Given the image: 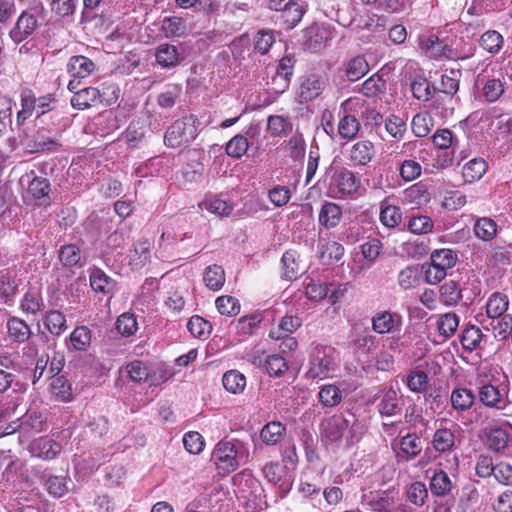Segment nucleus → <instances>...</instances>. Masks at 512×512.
Instances as JSON below:
<instances>
[{"instance_id":"1","label":"nucleus","mask_w":512,"mask_h":512,"mask_svg":"<svg viewBox=\"0 0 512 512\" xmlns=\"http://www.w3.org/2000/svg\"><path fill=\"white\" fill-rule=\"evenodd\" d=\"M323 184L326 195L333 199L353 198L360 189V179L345 167L330 165L325 170Z\"/></svg>"},{"instance_id":"2","label":"nucleus","mask_w":512,"mask_h":512,"mask_svg":"<svg viewBox=\"0 0 512 512\" xmlns=\"http://www.w3.org/2000/svg\"><path fill=\"white\" fill-rule=\"evenodd\" d=\"M248 457L244 443L235 440L219 441L211 454V462L219 475L226 476L238 469L241 460Z\"/></svg>"},{"instance_id":"3","label":"nucleus","mask_w":512,"mask_h":512,"mask_svg":"<svg viewBox=\"0 0 512 512\" xmlns=\"http://www.w3.org/2000/svg\"><path fill=\"white\" fill-rule=\"evenodd\" d=\"M45 8L41 2L34 3L21 12L9 31L12 41L19 44L32 37L43 20Z\"/></svg>"},{"instance_id":"4","label":"nucleus","mask_w":512,"mask_h":512,"mask_svg":"<svg viewBox=\"0 0 512 512\" xmlns=\"http://www.w3.org/2000/svg\"><path fill=\"white\" fill-rule=\"evenodd\" d=\"M457 261V252L452 249L434 250L430 255V263L423 266L426 282L432 285L440 283L447 276L448 270L456 265Z\"/></svg>"},{"instance_id":"5","label":"nucleus","mask_w":512,"mask_h":512,"mask_svg":"<svg viewBox=\"0 0 512 512\" xmlns=\"http://www.w3.org/2000/svg\"><path fill=\"white\" fill-rule=\"evenodd\" d=\"M199 121L194 115H188L172 123L164 136V143L171 148L188 145L198 135Z\"/></svg>"},{"instance_id":"6","label":"nucleus","mask_w":512,"mask_h":512,"mask_svg":"<svg viewBox=\"0 0 512 512\" xmlns=\"http://www.w3.org/2000/svg\"><path fill=\"white\" fill-rule=\"evenodd\" d=\"M337 368L335 351L331 347H316L310 358L308 376L312 379H324L332 375Z\"/></svg>"},{"instance_id":"7","label":"nucleus","mask_w":512,"mask_h":512,"mask_svg":"<svg viewBox=\"0 0 512 512\" xmlns=\"http://www.w3.org/2000/svg\"><path fill=\"white\" fill-rule=\"evenodd\" d=\"M354 415L334 414L330 417L322 419L320 423L321 435L329 441L338 442L344 438L346 434L352 432L354 427Z\"/></svg>"},{"instance_id":"8","label":"nucleus","mask_w":512,"mask_h":512,"mask_svg":"<svg viewBox=\"0 0 512 512\" xmlns=\"http://www.w3.org/2000/svg\"><path fill=\"white\" fill-rule=\"evenodd\" d=\"M421 51L429 58L440 59L442 57L453 58L454 51L435 34H424L418 38Z\"/></svg>"},{"instance_id":"9","label":"nucleus","mask_w":512,"mask_h":512,"mask_svg":"<svg viewBox=\"0 0 512 512\" xmlns=\"http://www.w3.org/2000/svg\"><path fill=\"white\" fill-rule=\"evenodd\" d=\"M326 88V80L317 74H311L301 79L297 92L300 103H307L318 98Z\"/></svg>"},{"instance_id":"10","label":"nucleus","mask_w":512,"mask_h":512,"mask_svg":"<svg viewBox=\"0 0 512 512\" xmlns=\"http://www.w3.org/2000/svg\"><path fill=\"white\" fill-rule=\"evenodd\" d=\"M27 152L44 153V152H56L61 148V143L56 137L47 135V131L44 128H40L37 132L26 142Z\"/></svg>"},{"instance_id":"11","label":"nucleus","mask_w":512,"mask_h":512,"mask_svg":"<svg viewBox=\"0 0 512 512\" xmlns=\"http://www.w3.org/2000/svg\"><path fill=\"white\" fill-rule=\"evenodd\" d=\"M29 451L33 457L42 460H53L62 451V445L49 437H40L29 445Z\"/></svg>"},{"instance_id":"12","label":"nucleus","mask_w":512,"mask_h":512,"mask_svg":"<svg viewBox=\"0 0 512 512\" xmlns=\"http://www.w3.org/2000/svg\"><path fill=\"white\" fill-rule=\"evenodd\" d=\"M402 326V317L390 311L378 312L372 318V328L378 334H387L399 331Z\"/></svg>"},{"instance_id":"13","label":"nucleus","mask_w":512,"mask_h":512,"mask_svg":"<svg viewBox=\"0 0 512 512\" xmlns=\"http://www.w3.org/2000/svg\"><path fill=\"white\" fill-rule=\"evenodd\" d=\"M455 483L442 469L435 470L429 478V489L434 497L445 498L453 495Z\"/></svg>"},{"instance_id":"14","label":"nucleus","mask_w":512,"mask_h":512,"mask_svg":"<svg viewBox=\"0 0 512 512\" xmlns=\"http://www.w3.org/2000/svg\"><path fill=\"white\" fill-rule=\"evenodd\" d=\"M399 452L396 456L398 461H411L415 459L422 451V442L416 433H407L398 443Z\"/></svg>"},{"instance_id":"15","label":"nucleus","mask_w":512,"mask_h":512,"mask_svg":"<svg viewBox=\"0 0 512 512\" xmlns=\"http://www.w3.org/2000/svg\"><path fill=\"white\" fill-rule=\"evenodd\" d=\"M264 478L278 488L281 498L285 497L292 487V483L282 478V468L277 462H268L263 469Z\"/></svg>"},{"instance_id":"16","label":"nucleus","mask_w":512,"mask_h":512,"mask_svg":"<svg viewBox=\"0 0 512 512\" xmlns=\"http://www.w3.org/2000/svg\"><path fill=\"white\" fill-rule=\"evenodd\" d=\"M460 341L465 350L472 352L476 349H484L488 337L482 333L479 327L468 325L462 331Z\"/></svg>"},{"instance_id":"17","label":"nucleus","mask_w":512,"mask_h":512,"mask_svg":"<svg viewBox=\"0 0 512 512\" xmlns=\"http://www.w3.org/2000/svg\"><path fill=\"white\" fill-rule=\"evenodd\" d=\"M511 437L507 429L492 427L486 433V444L495 453L505 454Z\"/></svg>"},{"instance_id":"18","label":"nucleus","mask_w":512,"mask_h":512,"mask_svg":"<svg viewBox=\"0 0 512 512\" xmlns=\"http://www.w3.org/2000/svg\"><path fill=\"white\" fill-rule=\"evenodd\" d=\"M374 155L373 143L368 140H361L352 145L349 159L355 166H364L373 159Z\"/></svg>"},{"instance_id":"19","label":"nucleus","mask_w":512,"mask_h":512,"mask_svg":"<svg viewBox=\"0 0 512 512\" xmlns=\"http://www.w3.org/2000/svg\"><path fill=\"white\" fill-rule=\"evenodd\" d=\"M306 7L305 2L293 0L281 14L277 15V20L284 24L285 29H292L301 21Z\"/></svg>"},{"instance_id":"20","label":"nucleus","mask_w":512,"mask_h":512,"mask_svg":"<svg viewBox=\"0 0 512 512\" xmlns=\"http://www.w3.org/2000/svg\"><path fill=\"white\" fill-rule=\"evenodd\" d=\"M98 102H101V95L95 87H85L77 90L71 98L73 108L84 110Z\"/></svg>"},{"instance_id":"21","label":"nucleus","mask_w":512,"mask_h":512,"mask_svg":"<svg viewBox=\"0 0 512 512\" xmlns=\"http://www.w3.org/2000/svg\"><path fill=\"white\" fill-rule=\"evenodd\" d=\"M475 394L464 387L455 388L450 395L452 409L458 414L468 411L475 403Z\"/></svg>"},{"instance_id":"22","label":"nucleus","mask_w":512,"mask_h":512,"mask_svg":"<svg viewBox=\"0 0 512 512\" xmlns=\"http://www.w3.org/2000/svg\"><path fill=\"white\" fill-rule=\"evenodd\" d=\"M477 82L482 85V96L490 103L497 101L505 91L504 81L500 78H486L479 75Z\"/></svg>"},{"instance_id":"23","label":"nucleus","mask_w":512,"mask_h":512,"mask_svg":"<svg viewBox=\"0 0 512 512\" xmlns=\"http://www.w3.org/2000/svg\"><path fill=\"white\" fill-rule=\"evenodd\" d=\"M67 70L73 78H86L95 70L94 62L88 57L76 55L70 58Z\"/></svg>"},{"instance_id":"24","label":"nucleus","mask_w":512,"mask_h":512,"mask_svg":"<svg viewBox=\"0 0 512 512\" xmlns=\"http://www.w3.org/2000/svg\"><path fill=\"white\" fill-rule=\"evenodd\" d=\"M44 327L54 337H59L67 329L66 316L59 310H49L43 318Z\"/></svg>"},{"instance_id":"25","label":"nucleus","mask_w":512,"mask_h":512,"mask_svg":"<svg viewBox=\"0 0 512 512\" xmlns=\"http://www.w3.org/2000/svg\"><path fill=\"white\" fill-rule=\"evenodd\" d=\"M402 400L393 389L383 391L378 404L379 413L383 416H394L401 411Z\"/></svg>"},{"instance_id":"26","label":"nucleus","mask_w":512,"mask_h":512,"mask_svg":"<svg viewBox=\"0 0 512 512\" xmlns=\"http://www.w3.org/2000/svg\"><path fill=\"white\" fill-rule=\"evenodd\" d=\"M155 57L157 63L163 68H174L180 63L178 48L168 43L157 47Z\"/></svg>"},{"instance_id":"27","label":"nucleus","mask_w":512,"mask_h":512,"mask_svg":"<svg viewBox=\"0 0 512 512\" xmlns=\"http://www.w3.org/2000/svg\"><path fill=\"white\" fill-rule=\"evenodd\" d=\"M7 331L10 340L15 343L26 342L32 334L30 326L18 317H10L8 319Z\"/></svg>"},{"instance_id":"28","label":"nucleus","mask_w":512,"mask_h":512,"mask_svg":"<svg viewBox=\"0 0 512 512\" xmlns=\"http://www.w3.org/2000/svg\"><path fill=\"white\" fill-rule=\"evenodd\" d=\"M342 219L341 207L332 202H326L322 205L319 212V223L325 228L336 227Z\"/></svg>"},{"instance_id":"29","label":"nucleus","mask_w":512,"mask_h":512,"mask_svg":"<svg viewBox=\"0 0 512 512\" xmlns=\"http://www.w3.org/2000/svg\"><path fill=\"white\" fill-rule=\"evenodd\" d=\"M455 434L451 429L439 428L432 439V447L440 453L450 452L455 446Z\"/></svg>"},{"instance_id":"30","label":"nucleus","mask_w":512,"mask_h":512,"mask_svg":"<svg viewBox=\"0 0 512 512\" xmlns=\"http://www.w3.org/2000/svg\"><path fill=\"white\" fill-rule=\"evenodd\" d=\"M281 262L283 277L289 281L297 279L301 274L299 254L295 250H288L283 254Z\"/></svg>"},{"instance_id":"31","label":"nucleus","mask_w":512,"mask_h":512,"mask_svg":"<svg viewBox=\"0 0 512 512\" xmlns=\"http://www.w3.org/2000/svg\"><path fill=\"white\" fill-rule=\"evenodd\" d=\"M369 71V65L364 57L356 56L349 60L343 68L344 76L350 82L362 78Z\"/></svg>"},{"instance_id":"32","label":"nucleus","mask_w":512,"mask_h":512,"mask_svg":"<svg viewBox=\"0 0 512 512\" xmlns=\"http://www.w3.org/2000/svg\"><path fill=\"white\" fill-rule=\"evenodd\" d=\"M286 433V427L279 421H271L260 431L261 440L267 445H276Z\"/></svg>"},{"instance_id":"33","label":"nucleus","mask_w":512,"mask_h":512,"mask_svg":"<svg viewBox=\"0 0 512 512\" xmlns=\"http://www.w3.org/2000/svg\"><path fill=\"white\" fill-rule=\"evenodd\" d=\"M479 399L483 405L490 408L503 409L504 405L502 394L499 389L491 384H484L479 387Z\"/></svg>"},{"instance_id":"34","label":"nucleus","mask_w":512,"mask_h":512,"mask_svg":"<svg viewBox=\"0 0 512 512\" xmlns=\"http://www.w3.org/2000/svg\"><path fill=\"white\" fill-rule=\"evenodd\" d=\"M302 324L299 317L293 315H286L281 318L280 323L276 329H272L269 336L272 339L279 340L280 338L288 336L296 331Z\"/></svg>"},{"instance_id":"35","label":"nucleus","mask_w":512,"mask_h":512,"mask_svg":"<svg viewBox=\"0 0 512 512\" xmlns=\"http://www.w3.org/2000/svg\"><path fill=\"white\" fill-rule=\"evenodd\" d=\"M508 298L506 295L500 292H494L486 303L487 316L495 319L504 316L508 308Z\"/></svg>"},{"instance_id":"36","label":"nucleus","mask_w":512,"mask_h":512,"mask_svg":"<svg viewBox=\"0 0 512 512\" xmlns=\"http://www.w3.org/2000/svg\"><path fill=\"white\" fill-rule=\"evenodd\" d=\"M305 44L313 50L318 51L326 45L328 40V31L318 26H312L305 31Z\"/></svg>"},{"instance_id":"37","label":"nucleus","mask_w":512,"mask_h":512,"mask_svg":"<svg viewBox=\"0 0 512 512\" xmlns=\"http://www.w3.org/2000/svg\"><path fill=\"white\" fill-rule=\"evenodd\" d=\"M486 170V161L481 158H474L463 166L462 175L465 182L472 183L481 179Z\"/></svg>"},{"instance_id":"38","label":"nucleus","mask_w":512,"mask_h":512,"mask_svg":"<svg viewBox=\"0 0 512 512\" xmlns=\"http://www.w3.org/2000/svg\"><path fill=\"white\" fill-rule=\"evenodd\" d=\"M360 91L368 98L378 97L386 92V81L379 74H373L362 83Z\"/></svg>"},{"instance_id":"39","label":"nucleus","mask_w":512,"mask_h":512,"mask_svg":"<svg viewBox=\"0 0 512 512\" xmlns=\"http://www.w3.org/2000/svg\"><path fill=\"white\" fill-rule=\"evenodd\" d=\"M473 230L477 238L491 241L497 235V224L491 218L482 217L476 220Z\"/></svg>"},{"instance_id":"40","label":"nucleus","mask_w":512,"mask_h":512,"mask_svg":"<svg viewBox=\"0 0 512 512\" xmlns=\"http://www.w3.org/2000/svg\"><path fill=\"white\" fill-rule=\"evenodd\" d=\"M22 430L34 432H42L46 429V417L42 412L36 410H28L26 414L21 417Z\"/></svg>"},{"instance_id":"41","label":"nucleus","mask_w":512,"mask_h":512,"mask_svg":"<svg viewBox=\"0 0 512 512\" xmlns=\"http://www.w3.org/2000/svg\"><path fill=\"white\" fill-rule=\"evenodd\" d=\"M203 280L209 289L220 290L225 283L224 269L216 264L208 266L205 269Z\"/></svg>"},{"instance_id":"42","label":"nucleus","mask_w":512,"mask_h":512,"mask_svg":"<svg viewBox=\"0 0 512 512\" xmlns=\"http://www.w3.org/2000/svg\"><path fill=\"white\" fill-rule=\"evenodd\" d=\"M222 383L224 388L233 394H239L243 392L246 386L245 376L237 370H230L224 373L222 377Z\"/></svg>"},{"instance_id":"43","label":"nucleus","mask_w":512,"mask_h":512,"mask_svg":"<svg viewBox=\"0 0 512 512\" xmlns=\"http://www.w3.org/2000/svg\"><path fill=\"white\" fill-rule=\"evenodd\" d=\"M432 107L437 110V114L441 117H447L454 111L455 98L454 96L436 92L431 97Z\"/></svg>"},{"instance_id":"44","label":"nucleus","mask_w":512,"mask_h":512,"mask_svg":"<svg viewBox=\"0 0 512 512\" xmlns=\"http://www.w3.org/2000/svg\"><path fill=\"white\" fill-rule=\"evenodd\" d=\"M90 286L96 292L110 293L114 288V281L101 269H94L90 274Z\"/></svg>"},{"instance_id":"45","label":"nucleus","mask_w":512,"mask_h":512,"mask_svg":"<svg viewBox=\"0 0 512 512\" xmlns=\"http://www.w3.org/2000/svg\"><path fill=\"white\" fill-rule=\"evenodd\" d=\"M360 129L358 119L350 114H345L338 123V133L341 138L346 140L354 139Z\"/></svg>"},{"instance_id":"46","label":"nucleus","mask_w":512,"mask_h":512,"mask_svg":"<svg viewBox=\"0 0 512 512\" xmlns=\"http://www.w3.org/2000/svg\"><path fill=\"white\" fill-rule=\"evenodd\" d=\"M401 220L402 212L398 206L386 204L385 202L381 204L380 221L384 226L388 228L397 227Z\"/></svg>"},{"instance_id":"47","label":"nucleus","mask_w":512,"mask_h":512,"mask_svg":"<svg viewBox=\"0 0 512 512\" xmlns=\"http://www.w3.org/2000/svg\"><path fill=\"white\" fill-rule=\"evenodd\" d=\"M74 350L85 351L91 344V331L86 326L76 327L69 337Z\"/></svg>"},{"instance_id":"48","label":"nucleus","mask_w":512,"mask_h":512,"mask_svg":"<svg viewBox=\"0 0 512 512\" xmlns=\"http://www.w3.org/2000/svg\"><path fill=\"white\" fill-rule=\"evenodd\" d=\"M130 262L136 267H142L150 257V246L146 240H138L134 243L133 249L130 251Z\"/></svg>"},{"instance_id":"49","label":"nucleus","mask_w":512,"mask_h":512,"mask_svg":"<svg viewBox=\"0 0 512 512\" xmlns=\"http://www.w3.org/2000/svg\"><path fill=\"white\" fill-rule=\"evenodd\" d=\"M440 298L445 305H456L462 298L459 284L453 280L445 282L440 287Z\"/></svg>"},{"instance_id":"50","label":"nucleus","mask_w":512,"mask_h":512,"mask_svg":"<svg viewBox=\"0 0 512 512\" xmlns=\"http://www.w3.org/2000/svg\"><path fill=\"white\" fill-rule=\"evenodd\" d=\"M44 307L43 299L38 291H27L20 304V308L24 313L36 314Z\"/></svg>"},{"instance_id":"51","label":"nucleus","mask_w":512,"mask_h":512,"mask_svg":"<svg viewBox=\"0 0 512 512\" xmlns=\"http://www.w3.org/2000/svg\"><path fill=\"white\" fill-rule=\"evenodd\" d=\"M503 42V36L495 30L486 31L479 40L480 46L490 54H496L501 49Z\"/></svg>"},{"instance_id":"52","label":"nucleus","mask_w":512,"mask_h":512,"mask_svg":"<svg viewBox=\"0 0 512 512\" xmlns=\"http://www.w3.org/2000/svg\"><path fill=\"white\" fill-rule=\"evenodd\" d=\"M406 496L412 504L421 507L426 503L429 494L425 483L415 481L407 488Z\"/></svg>"},{"instance_id":"53","label":"nucleus","mask_w":512,"mask_h":512,"mask_svg":"<svg viewBox=\"0 0 512 512\" xmlns=\"http://www.w3.org/2000/svg\"><path fill=\"white\" fill-rule=\"evenodd\" d=\"M52 393L61 401H70L72 398V389L68 380L63 376H51L50 383Z\"/></svg>"},{"instance_id":"54","label":"nucleus","mask_w":512,"mask_h":512,"mask_svg":"<svg viewBox=\"0 0 512 512\" xmlns=\"http://www.w3.org/2000/svg\"><path fill=\"white\" fill-rule=\"evenodd\" d=\"M320 402L326 407H335L342 400L341 390L334 384H327L319 391Z\"/></svg>"},{"instance_id":"55","label":"nucleus","mask_w":512,"mask_h":512,"mask_svg":"<svg viewBox=\"0 0 512 512\" xmlns=\"http://www.w3.org/2000/svg\"><path fill=\"white\" fill-rule=\"evenodd\" d=\"M187 329L194 337L205 339L211 333L212 326L201 316L195 315L188 321Z\"/></svg>"},{"instance_id":"56","label":"nucleus","mask_w":512,"mask_h":512,"mask_svg":"<svg viewBox=\"0 0 512 512\" xmlns=\"http://www.w3.org/2000/svg\"><path fill=\"white\" fill-rule=\"evenodd\" d=\"M433 127V120L429 114H416L411 122V129L416 137L427 136Z\"/></svg>"},{"instance_id":"57","label":"nucleus","mask_w":512,"mask_h":512,"mask_svg":"<svg viewBox=\"0 0 512 512\" xmlns=\"http://www.w3.org/2000/svg\"><path fill=\"white\" fill-rule=\"evenodd\" d=\"M265 367L270 376L280 377L288 369L287 360L280 354H272L267 356Z\"/></svg>"},{"instance_id":"58","label":"nucleus","mask_w":512,"mask_h":512,"mask_svg":"<svg viewBox=\"0 0 512 512\" xmlns=\"http://www.w3.org/2000/svg\"><path fill=\"white\" fill-rule=\"evenodd\" d=\"M407 227L414 234H427L432 232L434 222L426 215H416L409 219Z\"/></svg>"},{"instance_id":"59","label":"nucleus","mask_w":512,"mask_h":512,"mask_svg":"<svg viewBox=\"0 0 512 512\" xmlns=\"http://www.w3.org/2000/svg\"><path fill=\"white\" fill-rule=\"evenodd\" d=\"M459 72L451 71L450 74H443L436 92L454 96L459 90Z\"/></svg>"},{"instance_id":"60","label":"nucleus","mask_w":512,"mask_h":512,"mask_svg":"<svg viewBox=\"0 0 512 512\" xmlns=\"http://www.w3.org/2000/svg\"><path fill=\"white\" fill-rule=\"evenodd\" d=\"M249 143L246 137L241 134L235 135L226 144V153L233 158H241L247 151Z\"/></svg>"},{"instance_id":"61","label":"nucleus","mask_w":512,"mask_h":512,"mask_svg":"<svg viewBox=\"0 0 512 512\" xmlns=\"http://www.w3.org/2000/svg\"><path fill=\"white\" fill-rule=\"evenodd\" d=\"M397 280L403 290L416 287L419 283L418 269L415 266L405 267L399 272Z\"/></svg>"},{"instance_id":"62","label":"nucleus","mask_w":512,"mask_h":512,"mask_svg":"<svg viewBox=\"0 0 512 512\" xmlns=\"http://www.w3.org/2000/svg\"><path fill=\"white\" fill-rule=\"evenodd\" d=\"M161 28L166 36L179 37L186 32V23L180 17H166L162 21Z\"/></svg>"},{"instance_id":"63","label":"nucleus","mask_w":512,"mask_h":512,"mask_svg":"<svg viewBox=\"0 0 512 512\" xmlns=\"http://www.w3.org/2000/svg\"><path fill=\"white\" fill-rule=\"evenodd\" d=\"M262 321L260 314H251L241 317L237 322V332L241 335H252Z\"/></svg>"},{"instance_id":"64","label":"nucleus","mask_w":512,"mask_h":512,"mask_svg":"<svg viewBox=\"0 0 512 512\" xmlns=\"http://www.w3.org/2000/svg\"><path fill=\"white\" fill-rule=\"evenodd\" d=\"M459 325V318L455 313L449 312L441 315L438 321L439 333L448 338L451 337Z\"/></svg>"}]
</instances>
